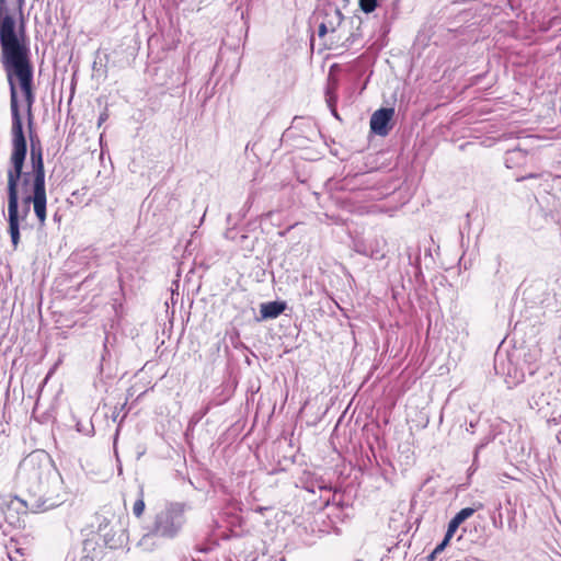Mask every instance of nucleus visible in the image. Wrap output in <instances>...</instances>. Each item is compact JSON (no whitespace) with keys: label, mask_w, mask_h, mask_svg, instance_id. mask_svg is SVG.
<instances>
[{"label":"nucleus","mask_w":561,"mask_h":561,"mask_svg":"<svg viewBox=\"0 0 561 561\" xmlns=\"http://www.w3.org/2000/svg\"><path fill=\"white\" fill-rule=\"evenodd\" d=\"M11 115H12V153L11 168L7 172V195L10 196V183L14 182L16 198L32 204L38 225L43 228L46 224V185L43 151L41 141L31 134V170L23 171L27 153L26 139L23 133V124L20 115L19 102L14 85L11 83Z\"/></svg>","instance_id":"f257e3e1"},{"label":"nucleus","mask_w":561,"mask_h":561,"mask_svg":"<svg viewBox=\"0 0 561 561\" xmlns=\"http://www.w3.org/2000/svg\"><path fill=\"white\" fill-rule=\"evenodd\" d=\"M18 479L27 491V497L11 496L3 505L16 514L44 512L61 503V478L47 454L34 451L26 456L18 469Z\"/></svg>","instance_id":"f03ea898"},{"label":"nucleus","mask_w":561,"mask_h":561,"mask_svg":"<svg viewBox=\"0 0 561 561\" xmlns=\"http://www.w3.org/2000/svg\"><path fill=\"white\" fill-rule=\"evenodd\" d=\"M0 45L2 61L8 71L9 83L14 85L11 72L19 79L23 94L33 92V69L30 62V49L24 41V24L21 22L19 32L14 14L5 0H0ZM18 95V93L15 92Z\"/></svg>","instance_id":"7ed1b4c3"},{"label":"nucleus","mask_w":561,"mask_h":561,"mask_svg":"<svg viewBox=\"0 0 561 561\" xmlns=\"http://www.w3.org/2000/svg\"><path fill=\"white\" fill-rule=\"evenodd\" d=\"M190 510L191 506L186 503H168L157 513L151 531L141 538L140 546H148L154 537L164 539H174L178 537L187 522L186 513Z\"/></svg>","instance_id":"20e7f679"},{"label":"nucleus","mask_w":561,"mask_h":561,"mask_svg":"<svg viewBox=\"0 0 561 561\" xmlns=\"http://www.w3.org/2000/svg\"><path fill=\"white\" fill-rule=\"evenodd\" d=\"M31 205L16 198L14 182L10 183V196H8V232L14 249L20 243V231L28 227L27 217L31 211Z\"/></svg>","instance_id":"39448f33"},{"label":"nucleus","mask_w":561,"mask_h":561,"mask_svg":"<svg viewBox=\"0 0 561 561\" xmlns=\"http://www.w3.org/2000/svg\"><path fill=\"white\" fill-rule=\"evenodd\" d=\"M394 115L392 107H381L370 117V129L378 136H387L390 130V122Z\"/></svg>","instance_id":"423d86ee"},{"label":"nucleus","mask_w":561,"mask_h":561,"mask_svg":"<svg viewBox=\"0 0 561 561\" xmlns=\"http://www.w3.org/2000/svg\"><path fill=\"white\" fill-rule=\"evenodd\" d=\"M387 242L381 237H375L363 245H356V251L363 255H367L374 260H381L385 257V248Z\"/></svg>","instance_id":"0eeeda50"},{"label":"nucleus","mask_w":561,"mask_h":561,"mask_svg":"<svg viewBox=\"0 0 561 561\" xmlns=\"http://www.w3.org/2000/svg\"><path fill=\"white\" fill-rule=\"evenodd\" d=\"M527 159V152L520 148H514L512 150H507L504 157V163L506 168L514 169L519 168L525 164Z\"/></svg>","instance_id":"6e6552de"},{"label":"nucleus","mask_w":561,"mask_h":561,"mask_svg":"<svg viewBox=\"0 0 561 561\" xmlns=\"http://www.w3.org/2000/svg\"><path fill=\"white\" fill-rule=\"evenodd\" d=\"M286 309L285 301H270L261 305L260 312L263 319H275Z\"/></svg>","instance_id":"1a4fd4ad"},{"label":"nucleus","mask_w":561,"mask_h":561,"mask_svg":"<svg viewBox=\"0 0 561 561\" xmlns=\"http://www.w3.org/2000/svg\"><path fill=\"white\" fill-rule=\"evenodd\" d=\"M325 16L327 20L324 22H327V24L331 28V32H334L344 20L343 13L336 7H330L329 9H327Z\"/></svg>","instance_id":"9d476101"},{"label":"nucleus","mask_w":561,"mask_h":561,"mask_svg":"<svg viewBox=\"0 0 561 561\" xmlns=\"http://www.w3.org/2000/svg\"><path fill=\"white\" fill-rule=\"evenodd\" d=\"M145 501H144V492L142 490L139 491V497L136 500V502L133 505V514L136 517H141L145 512Z\"/></svg>","instance_id":"9b49d317"},{"label":"nucleus","mask_w":561,"mask_h":561,"mask_svg":"<svg viewBox=\"0 0 561 561\" xmlns=\"http://www.w3.org/2000/svg\"><path fill=\"white\" fill-rule=\"evenodd\" d=\"M24 99H25L26 110H27V121H28V126H30V128H31V127H32V124H33L32 106H33L34 101H35L34 93H33V92L26 93V94L24 95Z\"/></svg>","instance_id":"f8f14e48"},{"label":"nucleus","mask_w":561,"mask_h":561,"mask_svg":"<svg viewBox=\"0 0 561 561\" xmlns=\"http://www.w3.org/2000/svg\"><path fill=\"white\" fill-rule=\"evenodd\" d=\"M474 513V510L471 507H466L460 510L453 518L457 522L458 525H461L466 519L471 517Z\"/></svg>","instance_id":"ddd939ff"},{"label":"nucleus","mask_w":561,"mask_h":561,"mask_svg":"<svg viewBox=\"0 0 561 561\" xmlns=\"http://www.w3.org/2000/svg\"><path fill=\"white\" fill-rule=\"evenodd\" d=\"M359 8L364 13H371L378 7V0H359Z\"/></svg>","instance_id":"4468645a"},{"label":"nucleus","mask_w":561,"mask_h":561,"mask_svg":"<svg viewBox=\"0 0 561 561\" xmlns=\"http://www.w3.org/2000/svg\"><path fill=\"white\" fill-rule=\"evenodd\" d=\"M459 526L460 525H458L457 522L454 518H451V520L448 524L447 531L445 534V542H448L453 538Z\"/></svg>","instance_id":"2eb2a0df"},{"label":"nucleus","mask_w":561,"mask_h":561,"mask_svg":"<svg viewBox=\"0 0 561 561\" xmlns=\"http://www.w3.org/2000/svg\"><path fill=\"white\" fill-rule=\"evenodd\" d=\"M331 32V28L327 24V22L322 21L318 28V35L320 37H323L327 33Z\"/></svg>","instance_id":"dca6fc26"},{"label":"nucleus","mask_w":561,"mask_h":561,"mask_svg":"<svg viewBox=\"0 0 561 561\" xmlns=\"http://www.w3.org/2000/svg\"><path fill=\"white\" fill-rule=\"evenodd\" d=\"M447 543H448V542H445V539H444V540H443V542H442V543H439V545L435 548L434 553H437V552L442 551V550L445 548V546H446Z\"/></svg>","instance_id":"f3484780"},{"label":"nucleus","mask_w":561,"mask_h":561,"mask_svg":"<svg viewBox=\"0 0 561 561\" xmlns=\"http://www.w3.org/2000/svg\"><path fill=\"white\" fill-rule=\"evenodd\" d=\"M528 178H535V175L534 174H529V175L523 176L522 179L524 180V179H528Z\"/></svg>","instance_id":"a211bd4d"},{"label":"nucleus","mask_w":561,"mask_h":561,"mask_svg":"<svg viewBox=\"0 0 561 561\" xmlns=\"http://www.w3.org/2000/svg\"><path fill=\"white\" fill-rule=\"evenodd\" d=\"M117 416H118V413L114 412L113 413V421H116Z\"/></svg>","instance_id":"6ab92c4d"},{"label":"nucleus","mask_w":561,"mask_h":561,"mask_svg":"<svg viewBox=\"0 0 561 561\" xmlns=\"http://www.w3.org/2000/svg\"><path fill=\"white\" fill-rule=\"evenodd\" d=\"M345 2H348V0H344Z\"/></svg>","instance_id":"aec40b11"}]
</instances>
